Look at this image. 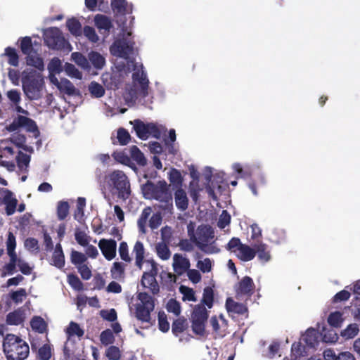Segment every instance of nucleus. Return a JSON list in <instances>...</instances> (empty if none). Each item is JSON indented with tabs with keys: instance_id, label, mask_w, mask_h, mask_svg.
<instances>
[{
	"instance_id": "1",
	"label": "nucleus",
	"mask_w": 360,
	"mask_h": 360,
	"mask_svg": "<svg viewBox=\"0 0 360 360\" xmlns=\"http://www.w3.org/2000/svg\"><path fill=\"white\" fill-rule=\"evenodd\" d=\"M141 189L145 198L155 199L164 203L162 206L164 210L171 212L173 209L172 195L165 181H159L157 184L147 181L142 185Z\"/></svg>"
},
{
	"instance_id": "2",
	"label": "nucleus",
	"mask_w": 360,
	"mask_h": 360,
	"mask_svg": "<svg viewBox=\"0 0 360 360\" xmlns=\"http://www.w3.org/2000/svg\"><path fill=\"white\" fill-rule=\"evenodd\" d=\"M105 183L112 195H116L123 200L128 199L131 193L128 176L122 170H114L105 177Z\"/></svg>"
},
{
	"instance_id": "3",
	"label": "nucleus",
	"mask_w": 360,
	"mask_h": 360,
	"mask_svg": "<svg viewBox=\"0 0 360 360\" xmlns=\"http://www.w3.org/2000/svg\"><path fill=\"white\" fill-rule=\"evenodd\" d=\"M188 234L190 240L194 243L202 251L207 254L218 253L219 249L214 246H208L209 243L214 237L212 228L208 225H200L194 232V226L192 224L188 225Z\"/></svg>"
},
{
	"instance_id": "4",
	"label": "nucleus",
	"mask_w": 360,
	"mask_h": 360,
	"mask_svg": "<svg viewBox=\"0 0 360 360\" xmlns=\"http://www.w3.org/2000/svg\"><path fill=\"white\" fill-rule=\"evenodd\" d=\"M3 349L8 360H24L30 353L28 344L12 333L7 334L4 338Z\"/></svg>"
},
{
	"instance_id": "5",
	"label": "nucleus",
	"mask_w": 360,
	"mask_h": 360,
	"mask_svg": "<svg viewBox=\"0 0 360 360\" xmlns=\"http://www.w3.org/2000/svg\"><path fill=\"white\" fill-rule=\"evenodd\" d=\"M22 83L24 94L30 100H38L41 97L44 81L39 73L35 70L24 72Z\"/></svg>"
},
{
	"instance_id": "6",
	"label": "nucleus",
	"mask_w": 360,
	"mask_h": 360,
	"mask_svg": "<svg viewBox=\"0 0 360 360\" xmlns=\"http://www.w3.org/2000/svg\"><path fill=\"white\" fill-rule=\"evenodd\" d=\"M137 298L140 302L136 305V317L142 322H149L155 308L154 299L146 292H139Z\"/></svg>"
},
{
	"instance_id": "7",
	"label": "nucleus",
	"mask_w": 360,
	"mask_h": 360,
	"mask_svg": "<svg viewBox=\"0 0 360 360\" xmlns=\"http://www.w3.org/2000/svg\"><path fill=\"white\" fill-rule=\"evenodd\" d=\"M209 316L208 311L202 304H198L191 314L193 332L198 335L203 336L205 333V323Z\"/></svg>"
},
{
	"instance_id": "8",
	"label": "nucleus",
	"mask_w": 360,
	"mask_h": 360,
	"mask_svg": "<svg viewBox=\"0 0 360 360\" xmlns=\"http://www.w3.org/2000/svg\"><path fill=\"white\" fill-rule=\"evenodd\" d=\"M44 37L45 44L51 49L63 50L68 44L62 32L58 27L47 29L44 34Z\"/></svg>"
},
{
	"instance_id": "9",
	"label": "nucleus",
	"mask_w": 360,
	"mask_h": 360,
	"mask_svg": "<svg viewBox=\"0 0 360 360\" xmlns=\"http://www.w3.org/2000/svg\"><path fill=\"white\" fill-rule=\"evenodd\" d=\"M134 41L127 38L115 40L110 48L112 55L127 59L133 53Z\"/></svg>"
},
{
	"instance_id": "10",
	"label": "nucleus",
	"mask_w": 360,
	"mask_h": 360,
	"mask_svg": "<svg viewBox=\"0 0 360 360\" xmlns=\"http://www.w3.org/2000/svg\"><path fill=\"white\" fill-rule=\"evenodd\" d=\"M255 285L253 280L248 276H244L235 286L236 297L241 298L243 296L250 297L255 292Z\"/></svg>"
},
{
	"instance_id": "11",
	"label": "nucleus",
	"mask_w": 360,
	"mask_h": 360,
	"mask_svg": "<svg viewBox=\"0 0 360 360\" xmlns=\"http://www.w3.org/2000/svg\"><path fill=\"white\" fill-rule=\"evenodd\" d=\"M210 174H206V181L210 182V185L207 187V191L209 195L213 199L217 200V195L214 193V189H217L219 192H222L224 190V179L220 174H217L214 176L212 175L211 168L208 167Z\"/></svg>"
},
{
	"instance_id": "12",
	"label": "nucleus",
	"mask_w": 360,
	"mask_h": 360,
	"mask_svg": "<svg viewBox=\"0 0 360 360\" xmlns=\"http://www.w3.org/2000/svg\"><path fill=\"white\" fill-rule=\"evenodd\" d=\"M0 194L3 195L2 202L6 205V214L8 216L13 214L18 205V200L13 193L7 188H0Z\"/></svg>"
},
{
	"instance_id": "13",
	"label": "nucleus",
	"mask_w": 360,
	"mask_h": 360,
	"mask_svg": "<svg viewBox=\"0 0 360 360\" xmlns=\"http://www.w3.org/2000/svg\"><path fill=\"white\" fill-rule=\"evenodd\" d=\"M98 247L104 257L110 261L116 256L117 243L113 239H101Z\"/></svg>"
},
{
	"instance_id": "14",
	"label": "nucleus",
	"mask_w": 360,
	"mask_h": 360,
	"mask_svg": "<svg viewBox=\"0 0 360 360\" xmlns=\"http://www.w3.org/2000/svg\"><path fill=\"white\" fill-rule=\"evenodd\" d=\"M173 269L175 273L179 276L186 272L191 266L188 259L183 257L181 255L176 253L173 257Z\"/></svg>"
},
{
	"instance_id": "15",
	"label": "nucleus",
	"mask_w": 360,
	"mask_h": 360,
	"mask_svg": "<svg viewBox=\"0 0 360 360\" xmlns=\"http://www.w3.org/2000/svg\"><path fill=\"white\" fill-rule=\"evenodd\" d=\"M225 306L229 315H243L248 312V307L245 304L237 302L231 297L226 299Z\"/></svg>"
},
{
	"instance_id": "16",
	"label": "nucleus",
	"mask_w": 360,
	"mask_h": 360,
	"mask_svg": "<svg viewBox=\"0 0 360 360\" xmlns=\"http://www.w3.org/2000/svg\"><path fill=\"white\" fill-rule=\"evenodd\" d=\"M96 27L103 34H108L113 25L110 19L106 15L97 14L94 18Z\"/></svg>"
},
{
	"instance_id": "17",
	"label": "nucleus",
	"mask_w": 360,
	"mask_h": 360,
	"mask_svg": "<svg viewBox=\"0 0 360 360\" xmlns=\"http://www.w3.org/2000/svg\"><path fill=\"white\" fill-rule=\"evenodd\" d=\"M132 253L135 255V265L141 270L145 259V248L141 241L137 240L135 243Z\"/></svg>"
},
{
	"instance_id": "18",
	"label": "nucleus",
	"mask_w": 360,
	"mask_h": 360,
	"mask_svg": "<svg viewBox=\"0 0 360 360\" xmlns=\"http://www.w3.org/2000/svg\"><path fill=\"white\" fill-rule=\"evenodd\" d=\"M141 284L144 288L150 289L153 295H157L160 292V286L156 278L149 274H143L141 278Z\"/></svg>"
},
{
	"instance_id": "19",
	"label": "nucleus",
	"mask_w": 360,
	"mask_h": 360,
	"mask_svg": "<svg viewBox=\"0 0 360 360\" xmlns=\"http://www.w3.org/2000/svg\"><path fill=\"white\" fill-rule=\"evenodd\" d=\"M25 319L24 310L18 308L6 316V323L11 326H18L22 324Z\"/></svg>"
},
{
	"instance_id": "20",
	"label": "nucleus",
	"mask_w": 360,
	"mask_h": 360,
	"mask_svg": "<svg viewBox=\"0 0 360 360\" xmlns=\"http://www.w3.org/2000/svg\"><path fill=\"white\" fill-rule=\"evenodd\" d=\"M237 257L243 262H249L252 260L256 256V251L252 246H250L243 244L240 246L239 250H238Z\"/></svg>"
},
{
	"instance_id": "21",
	"label": "nucleus",
	"mask_w": 360,
	"mask_h": 360,
	"mask_svg": "<svg viewBox=\"0 0 360 360\" xmlns=\"http://www.w3.org/2000/svg\"><path fill=\"white\" fill-rule=\"evenodd\" d=\"M253 247L256 251V255H257V258L260 262L266 263L271 259V253L266 244L259 242L254 244Z\"/></svg>"
},
{
	"instance_id": "22",
	"label": "nucleus",
	"mask_w": 360,
	"mask_h": 360,
	"mask_svg": "<svg viewBox=\"0 0 360 360\" xmlns=\"http://www.w3.org/2000/svg\"><path fill=\"white\" fill-rule=\"evenodd\" d=\"M132 79L134 82H139L141 86V90L143 96L146 97L148 96V88L149 83V81L146 77V74L143 71H136L132 74Z\"/></svg>"
},
{
	"instance_id": "23",
	"label": "nucleus",
	"mask_w": 360,
	"mask_h": 360,
	"mask_svg": "<svg viewBox=\"0 0 360 360\" xmlns=\"http://www.w3.org/2000/svg\"><path fill=\"white\" fill-rule=\"evenodd\" d=\"M15 120L17 122V126H19V127H24L29 132H39L36 122L31 118L22 115H18L15 118Z\"/></svg>"
},
{
	"instance_id": "24",
	"label": "nucleus",
	"mask_w": 360,
	"mask_h": 360,
	"mask_svg": "<svg viewBox=\"0 0 360 360\" xmlns=\"http://www.w3.org/2000/svg\"><path fill=\"white\" fill-rule=\"evenodd\" d=\"M174 200L176 207L184 211L188 208V199L186 191L181 188H179L174 193Z\"/></svg>"
},
{
	"instance_id": "25",
	"label": "nucleus",
	"mask_w": 360,
	"mask_h": 360,
	"mask_svg": "<svg viewBox=\"0 0 360 360\" xmlns=\"http://www.w3.org/2000/svg\"><path fill=\"white\" fill-rule=\"evenodd\" d=\"M319 338L318 330L313 328H309L306 330L303 340L309 347L314 348L319 344Z\"/></svg>"
},
{
	"instance_id": "26",
	"label": "nucleus",
	"mask_w": 360,
	"mask_h": 360,
	"mask_svg": "<svg viewBox=\"0 0 360 360\" xmlns=\"http://www.w3.org/2000/svg\"><path fill=\"white\" fill-rule=\"evenodd\" d=\"M131 123L132 124V122ZM133 124L137 136L142 140L147 139L148 138V123L145 124L137 119L134 120Z\"/></svg>"
},
{
	"instance_id": "27",
	"label": "nucleus",
	"mask_w": 360,
	"mask_h": 360,
	"mask_svg": "<svg viewBox=\"0 0 360 360\" xmlns=\"http://www.w3.org/2000/svg\"><path fill=\"white\" fill-rule=\"evenodd\" d=\"M188 328V323L186 319L181 316L175 319L172 325V331L175 336H179Z\"/></svg>"
},
{
	"instance_id": "28",
	"label": "nucleus",
	"mask_w": 360,
	"mask_h": 360,
	"mask_svg": "<svg viewBox=\"0 0 360 360\" xmlns=\"http://www.w3.org/2000/svg\"><path fill=\"white\" fill-rule=\"evenodd\" d=\"M89 60L98 70L102 69L105 64V58L96 51H91L89 53Z\"/></svg>"
},
{
	"instance_id": "29",
	"label": "nucleus",
	"mask_w": 360,
	"mask_h": 360,
	"mask_svg": "<svg viewBox=\"0 0 360 360\" xmlns=\"http://www.w3.org/2000/svg\"><path fill=\"white\" fill-rule=\"evenodd\" d=\"M203 306H207L209 309H211L214 304V290L212 287L207 286L203 290L202 298L201 302Z\"/></svg>"
},
{
	"instance_id": "30",
	"label": "nucleus",
	"mask_w": 360,
	"mask_h": 360,
	"mask_svg": "<svg viewBox=\"0 0 360 360\" xmlns=\"http://www.w3.org/2000/svg\"><path fill=\"white\" fill-rule=\"evenodd\" d=\"M30 326L33 330L44 333L46 330V323L41 316H35L30 321Z\"/></svg>"
},
{
	"instance_id": "31",
	"label": "nucleus",
	"mask_w": 360,
	"mask_h": 360,
	"mask_svg": "<svg viewBox=\"0 0 360 360\" xmlns=\"http://www.w3.org/2000/svg\"><path fill=\"white\" fill-rule=\"evenodd\" d=\"M66 26L72 35L80 36L82 34V25L76 18L68 19Z\"/></svg>"
},
{
	"instance_id": "32",
	"label": "nucleus",
	"mask_w": 360,
	"mask_h": 360,
	"mask_svg": "<svg viewBox=\"0 0 360 360\" xmlns=\"http://www.w3.org/2000/svg\"><path fill=\"white\" fill-rule=\"evenodd\" d=\"M125 266L121 262L113 263L110 269L112 278L115 280H120L124 278Z\"/></svg>"
},
{
	"instance_id": "33",
	"label": "nucleus",
	"mask_w": 360,
	"mask_h": 360,
	"mask_svg": "<svg viewBox=\"0 0 360 360\" xmlns=\"http://www.w3.org/2000/svg\"><path fill=\"white\" fill-rule=\"evenodd\" d=\"M157 255L162 260H167L170 258L171 251L168 245L164 243H158L155 245Z\"/></svg>"
},
{
	"instance_id": "34",
	"label": "nucleus",
	"mask_w": 360,
	"mask_h": 360,
	"mask_svg": "<svg viewBox=\"0 0 360 360\" xmlns=\"http://www.w3.org/2000/svg\"><path fill=\"white\" fill-rule=\"evenodd\" d=\"M30 159L31 158L29 155L20 150L16 156V162L18 168L22 171L25 170L27 172Z\"/></svg>"
},
{
	"instance_id": "35",
	"label": "nucleus",
	"mask_w": 360,
	"mask_h": 360,
	"mask_svg": "<svg viewBox=\"0 0 360 360\" xmlns=\"http://www.w3.org/2000/svg\"><path fill=\"white\" fill-rule=\"evenodd\" d=\"M26 63L27 65L33 66L39 70H43L44 68V60L38 55H27Z\"/></svg>"
},
{
	"instance_id": "36",
	"label": "nucleus",
	"mask_w": 360,
	"mask_h": 360,
	"mask_svg": "<svg viewBox=\"0 0 360 360\" xmlns=\"http://www.w3.org/2000/svg\"><path fill=\"white\" fill-rule=\"evenodd\" d=\"M111 7L114 13L125 15L127 12V2L126 0H112Z\"/></svg>"
},
{
	"instance_id": "37",
	"label": "nucleus",
	"mask_w": 360,
	"mask_h": 360,
	"mask_svg": "<svg viewBox=\"0 0 360 360\" xmlns=\"http://www.w3.org/2000/svg\"><path fill=\"white\" fill-rule=\"evenodd\" d=\"M4 55L8 57V63L14 67L18 66L19 64V56L16 52V50L12 47H6L5 49Z\"/></svg>"
},
{
	"instance_id": "38",
	"label": "nucleus",
	"mask_w": 360,
	"mask_h": 360,
	"mask_svg": "<svg viewBox=\"0 0 360 360\" xmlns=\"http://www.w3.org/2000/svg\"><path fill=\"white\" fill-rule=\"evenodd\" d=\"M58 87L60 91L68 96H73L76 93L75 86L70 81L67 79L62 80L60 83L58 84Z\"/></svg>"
},
{
	"instance_id": "39",
	"label": "nucleus",
	"mask_w": 360,
	"mask_h": 360,
	"mask_svg": "<svg viewBox=\"0 0 360 360\" xmlns=\"http://www.w3.org/2000/svg\"><path fill=\"white\" fill-rule=\"evenodd\" d=\"M67 335L69 337L72 336H77L79 338L82 337L84 334V331L79 325L74 321H71L69 324V326L66 328L65 330Z\"/></svg>"
},
{
	"instance_id": "40",
	"label": "nucleus",
	"mask_w": 360,
	"mask_h": 360,
	"mask_svg": "<svg viewBox=\"0 0 360 360\" xmlns=\"http://www.w3.org/2000/svg\"><path fill=\"white\" fill-rule=\"evenodd\" d=\"M343 322L342 313L336 311L329 314L328 317V323L330 326L339 328Z\"/></svg>"
},
{
	"instance_id": "41",
	"label": "nucleus",
	"mask_w": 360,
	"mask_h": 360,
	"mask_svg": "<svg viewBox=\"0 0 360 360\" xmlns=\"http://www.w3.org/2000/svg\"><path fill=\"white\" fill-rule=\"evenodd\" d=\"M169 180L171 184L176 186L180 188L182 186L183 177L177 169L172 168L169 174Z\"/></svg>"
},
{
	"instance_id": "42",
	"label": "nucleus",
	"mask_w": 360,
	"mask_h": 360,
	"mask_svg": "<svg viewBox=\"0 0 360 360\" xmlns=\"http://www.w3.org/2000/svg\"><path fill=\"white\" fill-rule=\"evenodd\" d=\"M70 205L66 201H60L57 205V217L59 220H64L69 214Z\"/></svg>"
},
{
	"instance_id": "43",
	"label": "nucleus",
	"mask_w": 360,
	"mask_h": 360,
	"mask_svg": "<svg viewBox=\"0 0 360 360\" xmlns=\"http://www.w3.org/2000/svg\"><path fill=\"white\" fill-rule=\"evenodd\" d=\"M131 158L135 160L138 165L144 166L147 163V160L144 157L143 153L139 150L138 147L134 146L131 149Z\"/></svg>"
},
{
	"instance_id": "44",
	"label": "nucleus",
	"mask_w": 360,
	"mask_h": 360,
	"mask_svg": "<svg viewBox=\"0 0 360 360\" xmlns=\"http://www.w3.org/2000/svg\"><path fill=\"white\" fill-rule=\"evenodd\" d=\"M67 278L68 283L75 290L81 291L84 289V285L82 282L76 274H70L68 275Z\"/></svg>"
},
{
	"instance_id": "45",
	"label": "nucleus",
	"mask_w": 360,
	"mask_h": 360,
	"mask_svg": "<svg viewBox=\"0 0 360 360\" xmlns=\"http://www.w3.org/2000/svg\"><path fill=\"white\" fill-rule=\"evenodd\" d=\"M72 60L84 69L89 68L88 59L80 52H74L71 55Z\"/></svg>"
},
{
	"instance_id": "46",
	"label": "nucleus",
	"mask_w": 360,
	"mask_h": 360,
	"mask_svg": "<svg viewBox=\"0 0 360 360\" xmlns=\"http://www.w3.org/2000/svg\"><path fill=\"white\" fill-rule=\"evenodd\" d=\"M359 331V326L356 323H352L341 332V335L347 339L354 338Z\"/></svg>"
},
{
	"instance_id": "47",
	"label": "nucleus",
	"mask_w": 360,
	"mask_h": 360,
	"mask_svg": "<svg viewBox=\"0 0 360 360\" xmlns=\"http://www.w3.org/2000/svg\"><path fill=\"white\" fill-rule=\"evenodd\" d=\"M20 49L23 54L30 55L33 51L32 39L30 37H25L20 39Z\"/></svg>"
},
{
	"instance_id": "48",
	"label": "nucleus",
	"mask_w": 360,
	"mask_h": 360,
	"mask_svg": "<svg viewBox=\"0 0 360 360\" xmlns=\"http://www.w3.org/2000/svg\"><path fill=\"white\" fill-rule=\"evenodd\" d=\"M89 92L96 98H101L105 94L103 86L96 82H91L89 86Z\"/></svg>"
},
{
	"instance_id": "49",
	"label": "nucleus",
	"mask_w": 360,
	"mask_h": 360,
	"mask_svg": "<svg viewBox=\"0 0 360 360\" xmlns=\"http://www.w3.org/2000/svg\"><path fill=\"white\" fill-rule=\"evenodd\" d=\"M100 340L105 346L112 344L115 342V337L112 331L110 329H106L102 331L100 335Z\"/></svg>"
},
{
	"instance_id": "50",
	"label": "nucleus",
	"mask_w": 360,
	"mask_h": 360,
	"mask_svg": "<svg viewBox=\"0 0 360 360\" xmlns=\"http://www.w3.org/2000/svg\"><path fill=\"white\" fill-rule=\"evenodd\" d=\"M71 262L76 265L77 267L78 266L84 264V263L86 261L87 258L86 255L80 252L72 250L71 252Z\"/></svg>"
},
{
	"instance_id": "51",
	"label": "nucleus",
	"mask_w": 360,
	"mask_h": 360,
	"mask_svg": "<svg viewBox=\"0 0 360 360\" xmlns=\"http://www.w3.org/2000/svg\"><path fill=\"white\" fill-rule=\"evenodd\" d=\"M166 309L168 312L173 313L178 316L181 314V304L175 299H170L166 304Z\"/></svg>"
},
{
	"instance_id": "52",
	"label": "nucleus",
	"mask_w": 360,
	"mask_h": 360,
	"mask_svg": "<svg viewBox=\"0 0 360 360\" xmlns=\"http://www.w3.org/2000/svg\"><path fill=\"white\" fill-rule=\"evenodd\" d=\"M118 251L122 260L128 263L131 262V258L129 254L128 245L127 242L122 241L120 243Z\"/></svg>"
},
{
	"instance_id": "53",
	"label": "nucleus",
	"mask_w": 360,
	"mask_h": 360,
	"mask_svg": "<svg viewBox=\"0 0 360 360\" xmlns=\"http://www.w3.org/2000/svg\"><path fill=\"white\" fill-rule=\"evenodd\" d=\"M105 356L109 360H120L121 358V351L119 347L111 345L105 350Z\"/></svg>"
},
{
	"instance_id": "54",
	"label": "nucleus",
	"mask_w": 360,
	"mask_h": 360,
	"mask_svg": "<svg viewBox=\"0 0 360 360\" xmlns=\"http://www.w3.org/2000/svg\"><path fill=\"white\" fill-rule=\"evenodd\" d=\"M11 141L17 147L22 148L25 150H28V147L25 145L26 137L23 134H15L11 138Z\"/></svg>"
},
{
	"instance_id": "55",
	"label": "nucleus",
	"mask_w": 360,
	"mask_h": 360,
	"mask_svg": "<svg viewBox=\"0 0 360 360\" xmlns=\"http://www.w3.org/2000/svg\"><path fill=\"white\" fill-rule=\"evenodd\" d=\"M180 292L183 295L184 301L188 300L195 302L197 300V298L195 295V291L193 288L182 285L180 287Z\"/></svg>"
},
{
	"instance_id": "56",
	"label": "nucleus",
	"mask_w": 360,
	"mask_h": 360,
	"mask_svg": "<svg viewBox=\"0 0 360 360\" xmlns=\"http://www.w3.org/2000/svg\"><path fill=\"white\" fill-rule=\"evenodd\" d=\"M158 327L160 330L166 333L169 329V323L167 321V315L164 311L158 313Z\"/></svg>"
},
{
	"instance_id": "57",
	"label": "nucleus",
	"mask_w": 360,
	"mask_h": 360,
	"mask_svg": "<svg viewBox=\"0 0 360 360\" xmlns=\"http://www.w3.org/2000/svg\"><path fill=\"white\" fill-rule=\"evenodd\" d=\"M150 213H151V208L149 207L144 208L143 210L142 211L141 214L139 219H138V222H137L138 226L141 230L143 231V229L146 225L147 220H148Z\"/></svg>"
},
{
	"instance_id": "58",
	"label": "nucleus",
	"mask_w": 360,
	"mask_h": 360,
	"mask_svg": "<svg viewBox=\"0 0 360 360\" xmlns=\"http://www.w3.org/2000/svg\"><path fill=\"white\" fill-rule=\"evenodd\" d=\"M117 138L122 146L127 145L131 139L129 133L124 128H120L117 130Z\"/></svg>"
},
{
	"instance_id": "59",
	"label": "nucleus",
	"mask_w": 360,
	"mask_h": 360,
	"mask_svg": "<svg viewBox=\"0 0 360 360\" xmlns=\"http://www.w3.org/2000/svg\"><path fill=\"white\" fill-rule=\"evenodd\" d=\"M84 36L92 43H96L98 41V36L97 35L94 28L86 25L83 30Z\"/></svg>"
},
{
	"instance_id": "60",
	"label": "nucleus",
	"mask_w": 360,
	"mask_h": 360,
	"mask_svg": "<svg viewBox=\"0 0 360 360\" xmlns=\"http://www.w3.org/2000/svg\"><path fill=\"white\" fill-rule=\"evenodd\" d=\"M51 260V264L58 269H61L65 266V255L63 252H53Z\"/></svg>"
},
{
	"instance_id": "61",
	"label": "nucleus",
	"mask_w": 360,
	"mask_h": 360,
	"mask_svg": "<svg viewBox=\"0 0 360 360\" xmlns=\"http://www.w3.org/2000/svg\"><path fill=\"white\" fill-rule=\"evenodd\" d=\"M38 358L40 360H49L51 356V349L49 345L45 344L38 350Z\"/></svg>"
},
{
	"instance_id": "62",
	"label": "nucleus",
	"mask_w": 360,
	"mask_h": 360,
	"mask_svg": "<svg viewBox=\"0 0 360 360\" xmlns=\"http://www.w3.org/2000/svg\"><path fill=\"white\" fill-rule=\"evenodd\" d=\"M230 214L228 212L227 210H223L217 222L218 227H219L220 229H224L230 224Z\"/></svg>"
},
{
	"instance_id": "63",
	"label": "nucleus",
	"mask_w": 360,
	"mask_h": 360,
	"mask_svg": "<svg viewBox=\"0 0 360 360\" xmlns=\"http://www.w3.org/2000/svg\"><path fill=\"white\" fill-rule=\"evenodd\" d=\"M196 266L202 273H208L212 270V262L210 258L198 260Z\"/></svg>"
},
{
	"instance_id": "64",
	"label": "nucleus",
	"mask_w": 360,
	"mask_h": 360,
	"mask_svg": "<svg viewBox=\"0 0 360 360\" xmlns=\"http://www.w3.org/2000/svg\"><path fill=\"white\" fill-rule=\"evenodd\" d=\"M26 296V290L24 288H20L16 291H13L11 294L12 300L16 303H20L23 301V297Z\"/></svg>"
}]
</instances>
